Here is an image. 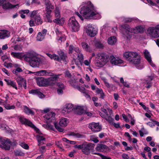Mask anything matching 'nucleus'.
Wrapping results in <instances>:
<instances>
[{"instance_id": "26", "label": "nucleus", "mask_w": 159, "mask_h": 159, "mask_svg": "<svg viewBox=\"0 0 159 159\" xmlns=\"http://www.w3.org/2000/svg\"><path fill=\"white\" fill-rule=\"evenodd\" d=\"M37 139L38 142V145L40 146L44 143L45 142V139L43 136L41 135H37Z\"/></svg>"}, {"instance_id": "50", "label": "nucleus", "mask_w": 159, "mask_h": 159, "mask_svg": "<svg viewBox=\"0 0 159 159\" xmlns=\"http://www.w3.org/2000/svg\"><path fill=\"white\" fill-rule=\"evenodd\" d=\"M39 91V89H32L31 90L29 91V93H30L32 94L33 95H37V94L38 92Z\"/></svg>"}, {"instance_id": "35", "label": "nucleus", "mask_w": 159, "mask_h": 159, "mask_svg": "<svg viewBox=\"0 0 159 159\" xmlns=\"http://www.w3.org/2000/svg\"><path fill=\"white\" fill-rule=\"evenodd\" d=\"M5 103H3L2 105L7 110L14 109L15 107L14 105H10L9 104L7 103V100L5 101Z\"/></svg>"}, {"instance_id": "41", "label": "nucleus", "mask_w": 159, "mask_h": 159, "mask_svg": "<svg viewBox=\"0 0 159 159\" xmlns=\"http://www.w3.org/2000/svg\"><path fill=\"white\" fill-rule=\"evenodd\" d=\"M47 55L51 59H53L58 61H60L59 57L55 54H51L49 53H47Z\"/></svg>"}, {"instance_id": "18", "label": "nucleus", "mask_w": 159, "mask_h": 159, "mask_svg": "<svg viewBox=\"0 0 159 159\" xmlns=\"http://www.w3.org/2000/svg\"><path fill=\"white\" fill-rule=\"evenodd\" d=\"M121 19H122V21L125 23L131 22L133 21L136 22H139V23H140L141 22V21L135 17L130 18H125L123 17L121 18Z\"/></svg>"}, {"instance_id": "22", "label": "nucleus", "mask_w": 159, "mask_h": 159, "mask_svg": "<svg viewBox=\"0 0 159 159\" xmlns=\"http://www.w3.org/2000/svg\"><path fill=\"white\" fill-rule=\"evenodd\" d=\"M10 35V32L7 30H3L0 31V39H4L8 37Z\"/></svg>"}, {"instance_id": "21", "label": "nucleus", "mask_w": 159, "mask_h": 159, "mask_svg": "<svg viewBox=\"0 0 159 159\" xmlns=\"http://www.w3.org/2000/svg\"><path fill=\"white\" fill-rule=\"evenodd\" d=\"M153 79V77L152 76H149L146 77L144 80L145 83L147 84L148 85L146 86V88L149 89L151 87L152 85V80Z\"/></svg>"}, {"instance_id": "52", "label": "nucleus", "mask_w": 159, "mask_h": 159, "mask_svg": "<svg viewBox=\"0 0 159 159\" xmlns=\"http://www.w3.org/2000/svg\"><path fill=\"white\" fill-rule=\"evenodd\" d=\"M57 85L59 89H65V86L61 83L59 82L57 83Z\"/></svg>"}, {"instance_id": "9", "label": "nucleus", "mask_w": 159, "mask_h": 159, "mask_svg": "<svg viewBox=\"0 0 159 159\" xmlns=\"http://www.w3.org/2000/svg\"><path fill=\"white\" fill-rule=\"evenodd\" d=\"M54 14L56 19L53 20V21L54 23H58L59 24H61L64 21V20L62 19H61L60 18V11L59 8L56 7L54 10Z\"/></svg>"}, {"instance_id": "37", "label": "nucleus", "mask_w": 159, "mask_h": 159, "mask_svg": "<svg viewBox=\"0 0 159 159\" xmlns=\"http://www.w3.org/2000/svg\"><path fill=\"white\" fill-rule=\"evenodd\" d=\"M5 80L6 82L7 85L11 86L12 87L15 88L16 89H17V87L16 83L15 82L13 81H12L10 80Z\"/></svg>"}, {"instance_id": "53", "label": "nucleus", "mask_w": 159, "mask_h": 159, "mask_svg": "<svg viewBox=\"0 0 159 159\" xmlns=\"http://www.w3.org/2000/svg\"><path fill=\"white\" fill-rule=\"evenodd\" d=\"M15 153L16 155L18 156H23L25 155V153L21 151H16Z\"/></svg>"}, {"instance_id": "2", "label": "nucleus", "mask_w": 159, "mask_h": 159, "mask_svg": "<svg viewBox=\"0 0 159 159\" xmlns=\"http://www.w3.org/2000/svg\"><path fill=\"white\" fill-rule=\"evenodd\" d=\"M124 56L130 63L134 65L138 69H140L143 67V65L141 64L140 56L136 52H126L124 53Z\"/></svg>"}, {"instance_id": "34", "label": "nucleus", "mask_w": 159, "mask_h": 159, "mask_svg": "<svg viewBox=\"0 0 159 159\" xmlns=\"http://www.w3.org/2000/svg\"><path fill=\"white\" fill-rule=\"evenodd\" d=\"M42 2L45 5L46 8H51L52 9L54 8V6L52 5L49 0H43Z\"/></svg>"}, {"instance_id": "27", "label": "nucleus", "mask_w": 159, "mask_h": 159, "mask_svg": "<svg viewBox=\"0 0 159 159\" xmlns=\"http://www.w3.org/2000/svg\"><path fill=\"white\" fill-rule=\"evenodd\" d=\"M68 123V120L66 118H62L59 122V125L61 127H65Z\"/></svg>"}, {"instance_id": "55", "label": "nucleus", "mask_w": 159, "mask_h": 159, "mask_svg": "<svg viewBox=\"0 0 159 159\" xmlns=\"http://www.w3.org/2000/svg\"><path fill=\"white\" fill-rule=\"evenodd\" d=\"M83 143L80 145H75L74 146V147L75 148H77L79 149H81L82 150L83 148Z\"/></svg>"}, {"instance_id": "59", "label": "nucleus", "mask_w": 159, "mask_h": 159, "mask_svg": "<svg viewBox=\"0 0 159 159\" xmlns=\"http://www.w3.org/2000/svg\"><path fill=\"white\" fill-rule=\"evenodd\" d=\"M7 126L6 125L1 123L0 124V128L2 130H5L7 129Z\"/></svg>"}, {"instance_id": "56", "label": "nucleus", "mask_w": 159, "mask_h": 159, "mask_svg": "<svg viewBox=\"0 0 159 159\" xmlns=\"http://www.w3.org/2000/svg\"><path fill=\"white\" fill-rule=\"evenodd\" d=\"M102 112H101L100 113H99L100 115L101 116V114H102L103 115H104L105 116H106V115H107V114H108V113H107V111L106 109H104V108H102Z\"/></svg>"}, {"instance_id": "14", "label": "nucleus", "mask_w": 159, "mask_h": 159, "mask_svg": "<svg viewBox=\"0 0 159 159\" xmlns=\"http://www.w3.org/2000/svg\"><path fill=\"white\" fill-rule=\"evenodd\" d=\"M59 76V75H55L54 76L51 77L47 79V86L48 85L53 86L54 85Z\"/></svg>"}, {"instance_id": "30", "label": "nucleus", "mask_w": 159, "mask_h": 159, "mask_svg": "<svg viewBox=\"0 0 159 159\" xmlns=\"http://www.w3.org/2000/svg\"><path fill=\"white\" fill-rule=\"evenodd\" d=\"M23 111L25 113L28 115L30 114L34 115V111L26 106H24Z\"/></svg>"}, {"instance_id": "5", "label": "nucleus", "mask_w": 159, "mask_h": 159, "mask_svg": "<svg viewBox=\"0 0 159 159\" xmlns=\"http://www.w3.org/2000/svg\"><path fill=\"white\" fill-rule=\"evenodd\" d=\"M68 24L69 26L72 29V31L76 32L78 31L80 27L79 25L74 17L72 16L70 19Z\"/></svg>"}, {"instance_id": "11", "label": "nucleus", "mask_w": 159, "mask_h": 159, "mask_svg": "<svg viewBox=\"0 0 159 159\" xmlns=\"http://www.w3.org/2000/svg\"><path fill=\"white\" fill-rule=\"evenodd\" d=\"M86 31L88 35L91 37L94 36L97 33V30L90 24L88 25Z\"/></svg>"}, {"instance_id": "45", "label": "nucleus", "mask_w": 159, "mask_h": 159, "mask_svg": "<svg viewBox=\"0 0 159 159\" xmlns=\"http://www.w3.org/2000/svg\"><path fill=\"white\" fill-rule=\"evenodd\" d=\"M62 139L63 141L67 143H69L70 144L74 145L76 143V142L75 141L69 140L65 138H63Z\"/></svg>"}, {"instance_id": "31", "label": "nucleus", "mask_w": 159, "mask_h": 159, "mask_svg": "<svg viewBox=\"0 0 159 159\" xmlns=\"http://www.w3.org/2000/svg\"><path fill=\"white\" fill-rule=\"evenodd\" d=\"M35 75L38 76H43L45 75H48L50 73H48L47 70H42L39 71L35 72Z\"/></svg>"}, {"instance_id": "23", "label": "nucleus", "mask_w": 159, "mask_h": 159, "mask_svg": "<svg viewBox=\"0 0 159 159\" xmlns=\"http://www.w3.org/2000/svg\"><path fill=\"white\" fill-rule=\"evenodd\" d=\"M86 108L83 106H77L75 109V113L79 115L84 114Z\"/></svg>"}, {"instance_id": "28", "label": "nucleus", "mask_w": 159, "mask_h": 159, "mask_svg": "<svg viewBox=\"0 0 159 159\" xmlns=\"http://www.w3.org/2000/svg\"><path fill=\"white\" fill-rule=\"evenodd\" d=\"M96 93L97 94L99 95L100 98L103 99L105 96V94L101 89L97 88L96 90Z\"/></svg>"}, {"instance_id": "17", "label": "nucleus", "mask_w": 159, "mask_h": 159, "mask_svg": "<svg viewBox=\"0 0 159 159\" xmlns=\"http://www.w3.org/2000/svg\"><path fill=\"white\" fill-rule=\"evenodd\" d=\"M2 8L3 9L7 10L8 9L12 8H17L19 7L18 4L16 5H12L10 4L9 2L5 1L4 2L2 5Z\"/></svg>"}, {"instance_id": "60", "label": "nucleus", "mask_w": 159, "mask_h": 159, "mask_svg": "<svg viewBox=\"0 0 159 159\" xmlns=\"http://www.w3.org/2000/svg\"><path fill=\"white\" fill-rule=\"evenodd\" d=\"M56 146L59 148L60 149L63 150V147L62 144L59 142H56Z\"/></svg>"}, {"instance_id": "44", "label": "nucleus", "mask_w": 159, "mask_h": 159, "mask_svg": "<svg viewBox=\"0 0 159 159\" xmlns=\"http://www.w3.org/2000/svg\"><path fill=\"white\" fill-rule=\"evenodd\" d=\"M45 36L42 34L41 32H39L37 36V40L38 41H41L43 40Z\"/></svg>"}, {"instance_id": "51", "label": "nucleus", "mask_w": 159, "mask_h": 159, "mask_svg": "<svg viewBox=\"0 0 159 159\" xmlns=\"http://www.w3.org/2000/svg\"><path fill=\"white\" fill-rule=\"evenodd\" d=\"M146 130L144 128H143L141 129V130H139V133L141 137H143V132L145 133V134H147L148 133L147 132L146 133L145 132Z\"/></svg>"}, {"instance_id": "47", "label": "nucleus", "mask_w": 159, "mask_h": 159, "mask_svg": "<svg viewBox=\"0 0 159 159\" xmlns=\"http://www.w3.org/2000/svg\"><path fill=\"white\" fill-rule=\"evenodd\" d=\"M38 11H32L30 14V16L32 18H34L38 15H39V14H37Z\"/></svg>"}, {"instance_id": "7", "label": "nucleus", "mask_w": 159, "mask_h": 159, "mask_svg": "<svg viewBox=\"0 0 159 159\" xmlns=\"http://www.w3.org/2000/svg\"><path fill=\"white\" fill-rule=\"evenodd\" d=\"M94 147V144L91 143H83L82 152L85 154L88 155L90 153V151Z\"/></svg>"}, {"instance_id": "29", "label": "nucleus", "mask_w": 159, "mask_h": 159, "mask_svg": "<svg viewBox=\"0 0 159 159\" xmlns=\"http://www.w3.org/2000/svg\"><path fill=\"white\" fill-rule=\"evenodd\" d=\"M16 80L19 85V87H21L23 83L26 82V81L21 77H18L17 78Z\"/></svg>"}, {"instance_id": "32", "label": "nucleus", "mask_w": 159, "mask_h": 159, "mask_svg": "<svg viewBox=\"0 0 159 159\" xmlns=\"http://www.w3.org/2000/svg\"><path fill=\"white\" fill-rule=\"evenodd\" d=\"M117 39L115 36H111L108 39V42L109 44L113 45L116 43Z\"/></svg>"}, {"instance_id": "4", "label": "nucleus", "mask_w": 159, "mask_h": 159, "mask_svg": "<svg viewBox=\"0 0 159 159\" xmlns=\"http://www.w3.org/2000/svg\"><path fill=\"white\" fill-rule=\"evenodd\" d=\"M109 58V56L105 53H98L96 57L98 60L96 63V66L99 67L103 66L108 61Z\"/></svg>"}, {"instance_id": "40", "label": "nucleus", "mask_w": 159, "mask_h": 159, "mask_svg": "<svg viewBox=\"0 0 159 159\" xmlns=\"http://www.w3.org/2000/svg\"><path fill=\"white\" fill-rule=\"evenodd\" d=\"M11 55L13 57L19 59H21L22 57V56L21 53L12 52H11Z\"/></svg>"}, {"instance_id": "38", "label": "nucleus", "mask_w": 159, "mask_h": 159, "mask_svg": "<svg viewBox=\"0 0 159 159\" xmlns=\"http://www.w3.org/2000/svg\"><path fill=\"white\" fill-rule=\"evenodd\" d=\"M69 82L70 85L75 89H76L77 86H78L76 80L75 79H70L69 81Z\"/></svg>"}, {"instance_id": "25", "label": "nucleus", "mask_w": 159, "mask_h": 159, "mask_svg": "<svg viewBox=\"0 0 159 159\" xmlns=\"http://www.w3.org/2000/svg\"><path fill=\"white\" fill-rule=\"evenodd\" d=\"M55 114L54 112H52L46 114L44 117L48 121V122H50L55 120Z\"/></svg>"}, {"instance_id": "58", "label": "nucleus", "mask_w": 159, "mask_h": 159, "mask_svg": "<svg viewBox=\"0 0 159 159\" xmlns=\"http://www.w3.org/2000/svg\"><path fill=\"white\" fill-rule=\"evenodd\" d=\"M96 46L98 48H101L103 47V44L100 42H97L96 43Z\"/></svg>"}, {"instance_id": "36", "label": "nucleus", "mask_w": 159, "mask_h": 159, "mask_svg": "<svg viewBox=\"0 0 159 159\" xmlns=\"http://www.w3.org/2000/svg\"><path fill=\"white\" fill-rule=\"evenodd\" d=\"M34 19L35 23L37 25H41L43 23V21L40 15L37 16L36 17L34 18Z\"/></svg>"}, {"instance_id": "54", "label": "nucleus", "mask_w": 159, "mask_h": 159, "mask_svg": "<svg viewBox=\"0 0 159 159\" xmlns=\"http://www.w3.org/2000/svg\"><path fill=\"white\" fill-rule=\"evenodd\" d=\"M36 23L35 22L34 19L32 18L29 21V25L30 26H35Z\"/></svg>"}, {"instance_id": "16", "label": "nucleus", "mask_w": 159, "mask_h": 159, "mask_svg": "<svg viewBox=\"0 0 159 159\" xmlns=\"http://www.w3.org/2000/svg\"><path fill=\"white\" fill-rule=\"evenodd\" d=\"M36 83L40 87L47 86V79L42 77H38L36 78Z\"/></svg>"}, {"instance_id": "63", "label": "nucleus", "mask_w": 159, "mask_h": 159, "mask_svg": "<svg viewBox=\"0 0 159 159\" xmlns=\"http://www.w3.org/2000/svg\"><path fill=\"white\" fill-rule=\"evenodd\" d=\"M51 15H46L45 20L46 21L51 22L52 20L51 19Z\"/></svg>"}, {"instance_id": "8", "label": "nucleus", "mask_w": 159, "mask_h": 159, "mask_svg": "<svg viewBox=\"0 0 159 159\" xmlns=\"http://www.w3.org/2000/svg\"><path fill=\"white\" fill-rule=\"evenodd\" d=\"M11 145V142L9 140H6L2 139L0 137V147L2 148L5 149L6 150H9Z\"/></svg>"}, {"instance_id": "33", "label": "nucleus", "mask_w": 159, "mask_h": 159, "mask_svg": "<svg viewBox=\"0 0 159 159\" xmlns=\"http://www.w3.org/2000/svg\"><path fill=\"white\" fill-rule=\"evenodd\" d=\"M107 148V146L105 144L98 143L97 144L96 149L98 151H101L106 149Z\"/></svg>"}, {"instance_id": "24", "label": "nucleus", "mask_w": 159, "mask_h": 159, "mask_svg": "<svg viewBox=\"0 0 159 159\" xmlns=\"http://www.w3.org/2000/svg\"><path fill=\"white\" fill-rule=\"evenodd\" d=\"M144 30V28L142 25H139L135 28H133V33L137 34L138 33H142Z\"/></svg>"}, {"instance_id": "15", "label": "nucleus", "mask_w": 159, "mask_h": 159, "mask_svg": "<svg viewBox=\"0 0 159 159\" xmlns=\"http://www.w3.org/2000/svg\"><path fill=\"white\" fill-rule=\"evenodd\" d=\"M143 54L144 57L145 59L147 60L149 64L153 67H155V65L153 64L151 56L148 51L145 49L143 52Z\"/></svg>"}, {"instance_id": "3", "label": "nucleus", "mask_w": 159, "mask_h": 159, "mask_svg": "<svg viewBox=\"0 0 159 159\" xmlns=\"http://www.w3.org/2000/svg\"><path fill=\"white\" fill-rule=\"evenodd\" d=\"M23 57L25 61L28 62L32 68H38L39 67L41 60L36 52H28Z\"/></svg>"}, {"instance_id": "61", "label": "nucleus", "mask_w": 159, "mask_h": 159, "mask_svg": "<svg viewBox=\"0 0 159 159\" xmlns=\"http://www.w3.org/2000/svg\"><path fill=\"white\" fill-rule=\"evenodd\" d=\"M50 9H51V8H46V15H50V14L52 12Z\"/></svg>"}, {"instance_id": "64", "label": "nucleus", "mask_w": 159, "mask_h": 159, "mask_svg": "<svg viewBox=\"0 0 159 159\" xmlns=\"http://www.w3.org/2000/svg\"><path fill=\"white\" fill-rule=\"evenodd\" d=\"M123 159H129V157L127 154L124 153L122 155Z\"/></svg>"}, {"instance_id": "10", "label": "nucleus", "mask_w": 159, "mask_h": 159, "mask_svg": "<svg viewBox=\"0 0 159 159\" xmlns=\"http://www.w3.org/2000/svg\"><path fill=\"white\" fill-rule=\"evenodd\" d=\"M110 62L111 64L118 65L123 63V61L118 57H115L113 55L110 57Z\"/></svg>"}, {"instance_id": "20", "label": "nucleus", "mask_w": 159, "mask_h": 159, "mask_svg": "<svg viewBox=\"0 0 159 159\" xmlns=\"http://www.w3.org/2000/svg\"><path fill=\"white\" fill-rule=\"evenodd\" d=\"M124 28L126 30L125 33L124 34L125 36H126L127 39L130 38V35L129 34V32L132 33L133 32V28H130L129 26L125 25L124 26Z\"/></svg>"}, {"instance_id": "48", "label": "nucleus", "mask_w": 159, "mask_h": 159, "mask_svg": "<svg viewBox=\"0 0 159 159\" xmlns=\"http://www.w3.org/2000/svg\"><path fill=\"white\" fill-rule=\"evenodd\" d=\"M19 144L22 147L25 149H28L29 148V146L24 142H20Z\"/></svg>"}, {"instance_id": "1", "label": "nucleus", "mask_w": 159, "mask_h": 159, "mask_svg": "<svg viewBox=\"0 0 159 159\" xmlns=\"http://www.w3.org/2000/svg\"><path fill=\"white\" fill-rule=\"evenodd\" d=\"M83 5L80 10V13L85 18L99 19L101 18L100 14L94 8L90 2H83Z\"/></svg>"}, {"instance_id": "19", "label": "nucleus", "mask_w": 159, "mask_h": 159, "mask_svg": "<svg viewBox=\"0 0 159 159\" xmlns=\"http://www.w3.org/2000/svg\"><path fill=\"white\" fill-rule=\"evenodd\" d=\"M73 109V105L72 104L69 103L66 105L63 110H62V112L63 113H68L72 111Z\"/></svg>"}, {"instance_id": "12", "label": "nucleus", "mask_w": 159, "mask_h": 159, "mask_svg": "<svg viewBox=\"0 0 159 159\" xmlns=\"http://www.w3.org/2000/svg\"><path fill=\"white\" fill-rule=\"evenodd\" d=\"M89 127L93 131L98 132L100 131L102 129V126L99 123L92 122L89 124Z\"/></svg>"}, {"instance_id": "43", "label": "nucleus", "mask_w": 159, "mask_h": 159, "mask_svg": "<svg viewBox=\"0 0 159 159\" xmlns=\"http://www.w3.org/2000/svg\"><path fill=\"white\" fill-rule=\"evenodd\" d=\"M77 58L79 62H80L81 65H82L83 62L84 56L82 52H80L77 54Z\"/></svg>"}, {"instance_id": "13", "label": "nucleus", "mask_w": 159, "mask_h": 159, "mask_svg": "<svg viewBox=\"0 0 159 159\" xmlns=\"http://www.w3.org/2000/svg\"><path fill=\"white\" fill-rule=\"evenodd\" d=\"M18 117L20 121L22 124L27 125L33 128H35V126L28 119L22 116H19Z\"/></svg>"}, {"instance_id": "6", "label": "nucleus", "mask_w": 159, "mask_h": 159, "mask_svg": "<svg viewBox=\"0 0 159 159\" xmlns=\"http://www.w3.org/2000/svg\"><path fill=\"white\" fill-rule=\"evenodd\" d=\"M156 28V26L155 27H149L147 30V34L152 38L159 37V31Z\"/></svg>"}, {"instance_id": "46", "label": "nucleus", "mask_w": 159, "mask_h": 159, "mask_svg": "<svg viewBox=\"0 0 159 159\" xmlns=\"http://www.w3.org/2000/svg\"><path fill=\"white\" fill-rule=\"evenodd\" d=\"M53 124L55 127L58 131L60 132H62L63 131L64 129L58 126L57 123L54 122Z\"/></svg>"}, {"instance_id": "62", "label": "nucleus", "mask_w": 159, "mask_h": 159, "mask_svg": "<svg viewBox=\"0 0 159 159\" xmlns=\"http://www.w3.org/2000/svg\"><path fill=\"white\" fill-rule=\"evenodd\" d=\"M4 65L7 68L11 67L12 66V64L11 63H7L6 62L4 63Z\"/></svg>"}, {"instance_id": "57", "label": "nucleus", "mask_w": 159, "mask_h": 159, "mask_svg": "<svg viewBox=\"0 0 159 159\" xmlns=\"http://www.w3.org/2000/svg\"><path fill=\"white\" fill-rule=\"evenodd\" d=\"M90 60H85L84 61H83V63L86 66H88L89 67H90Z\"/></svg>"}, {"instance_id": "42", "label": "nucleus", "mask_w": 159, "mask_h": 159, "mask_svg": "<svg viewBox=\"0 0 159 159\" xmlns=\"http://www.w3.org/2000/svg\"><path fill=\"white\" fill-rule=\"evenodd\" d=\"M101 117L103 118H105L106 120L108 121L109 123H111L112 122L113 119L111 117L107 114V115L104 116L102 114H101Z\"/></svg>"}, {"instance_id": "39", "label": "nucleus", "mask_w": 159, "mask_h": 159, "mask_svg": "<svg viewBox=\"0 0 159 159\" xmlns=\"http://www.w3.org/2000/svg\"><path fill=\"white\" fill-rule=\"evenodd\" d=\"M82 45L83 48L87 52H90L91 49L90 47L85 42H83L82 43Z\"/></svg>"}, {"instance_id": "49", "label": "nucleus", "mask_w": 159, "mask_h": 159, "mask_svg": "<svg viewBox=\"0 0 159 159\" xmlns=\"http://www.w3.org/2000/svg\"><path fill=\"white\" fill-rule=\"evenodd\" d=\"M76 89H77L80 92L82 93H84V92H85L87 90H86L85 88L84 87H82L81 88L80 86L78 85L76 88Z\"/></svg>"}]
</instances>
